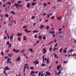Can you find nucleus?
<instances>
[{
  "mask_svg": "<svg viewBox=\"0 0 76 76\" xmlns=\"http://www.w3.org/2000/svg\"><path fill=\"white\" fill-rule=\"evenodd\" d=\"M6 64H8V63H12V62L10 61V58H8L7 60V61Z\"/></svg>",
  "mask_w": 76,
  "mask_h": 76,
  "instance_id": "nucleus-1",
  "label": "nucleus"
},
{
  "mask_svg": "<svg viewBox=\"0 0 76 76\" xmlns=\"http://www.w3.org/2000/svg\"><path fill=\"white\" fill-rule=\"evenodd\" d=\"M33 63H35V64H39V61H37V60H36L34 61L33 62Z\"/></svg>",
  "mask_w": 76,
  "mask_h": 76,
  "instance_id": "nucleus-2",
  "label": "nucleus"
},
{
  "mask_svg": "<svg viewBox=\"0 0 76 76\" xmlns=\"http://www.w3.org/2000/svg\"><path fill=\"white\" fill-rule=\"evenodd\" d=\"M13 51H14V52H16V53H18L19 51V50H16L14 48L13 49Z\"/></svg>",
  "mask_w": 76,
  "mask_h": 76,
  "instance_id": "nucleus-3",
  "label": "nucleus"
},
{
  "mask_svg": "<svg viewBox=\"0 0 76 76\" xmlns=\"http://www.w3.org/2000/svg\"><path fill=\"white\" fill-rule=\"evenodd\" d=\"M43 54H45V53L47 52V50H46V48H44L43 50Z\"/></svg>",
  "mask_w": 76,
  "mask_h": 76,
  "instance_id": "nucleus-4",
  "label": "nucleus"
},
{
  "mask_svg": "<svg viewBox=\"0 0 76 76\" xmlns=\"http://www.w3.org/2000/svg\"><path fill=\"white\" fill-rule=\"evenodd\" d=\"M21 59V58H20V56L18 57L17 58V61H20Z\"/></svg>",
  "mask_w": 76,
  "mask_h": 76,
  "instance_id": "nucleus-5",
  "label": "nucleus"
},
{
  "mask_svg": "<svg viewBox=\"0 0 76 76\" xmlns=\"http://www.w3.org/2000/svg\"><path fill=\"white\" fill-rule=\"evenodd\" d=\"M26 7L28 8H29V7H30V3H28L27 4Z\"/></svg>",
  "mask_w": 76,
  "mask_h": 76,
  "instance_id": "nucleus-6",
  "label": "nucleus"
},
{
  "mask_svg": "<svg viewBox=\"0 0 76 76\" xmlns=\"http://www.w3.org/2000/svg\"><path fill=\"white\" fill-rule=\"evenodd\" d=\"M24 31H26V33H28V32H31V31L29 30L28 31V29L27 28Z\"/></svg>",
  "mask_w": 76,
  "mask_h": 76,
  "instance_id": "nucleus-7",
  "label": "nucleus"
},
{
  "mask_svg": "<svg viewBox=\"0 0 76 76\" xmlns=\"http://www.w3.org/2000/svg\"><path fill=\"white\" fill-rule=\"evenodd\" d=\"M14 6L16 7V8H17L18 7V6H19V4L16 3L15 4H14Z\"/></svg>",
  "mask_w": 76,
  "mask_h": 76,
  "instance_id": "nucleus-8",
  "label": "nucleus"
},
{
  "mask_svg": "<svg viewBox=\"0 0 76 76\" xmlns=\"http://www.w3.org/2000/svg\"><path fill=\"white\" fill-rule=\"evenodd\" d=\"M49 33L50 34H52L53 35L54 34V33H55V31H49Z\"/></svg>",
  "mask_w": 76,
  "mask_h": 76,
  "instance_id": "nucleus-9",
  "label": "nucleus"
},
{
  "mask_svg": "<svg viewBox=\"0 0 76 76\" xmlns=\"http://www.w3.org/2000/svg\"><path fill=\"white\" fill-rule=\"evenodd\" d=\"M60 68H61V65H59V66H58V65L57 66V70H59V69H60Z\"/></svg>",
  "mask_w": 76,
  "mask_h": 76,
  "instance_id": "nucleus-10",
  "label": "nucleus"
},
{
  "mask_svg": "<svg viewBox=\"0 0 76 76\" xmlns=\"http://www.w3.org/2000/svg\"><path fill=\"white\" fill-rule=\"evenodd\" d=\"M13 55L12 54V53H8V56H9V57H12V56H13Z\"/></svg>",
  "mask_w": 76,
  "mask_h": 76,
  "instance_id": "nucleus-11",
  "label": "nucleus"
},
{
  "mask_svg": "<svg viewBox=\"0 0 76 76\" xmlns=\"http://www.w3.org/2000/svg\"><path fill=\"white\" fill-rule=\"evenodd\" d=\"M46 74L47 75H48V76H50V75H51V73L48 72H46Z\"/></svg>",
  "mask_w": 76,
  "mask_h": 76,
  "instance_id": "nucleus-12",
  "label": "nucleus"
},
{
  "mask_svg": "<svg viewBox=\"0 0 76 76\" xmlns=\"http://www.w3.org/2000/svg\"><path fill=\"white\" fill-rule=\"evenodd\" d=\"M56 19H57L58 20H61V17H58L56 18Z\"/></svg>",
  "mask_w": 76,
  "mask_h": 76,
  "instance_id": "nucleus-13",
  "label": "nucleus"
},
{
  "mask_svg": "<svg viewBox=\"0 0 76 76\" xmlns=\"http://www.w3.org/2000/svg\"><path fill=\"white\" fill-rule=\"evenodd\" d=\"M44 27V25H42L40 26V27H39V28L40 29H42Z\"/></svg>",
  "mask_w": 76,
  "mask_h": 76,
  "instance_id": "nucleus-14",
  "label": "nucleus"
},
{
  "mask_svg": "<svg viewBox=\"0 0 76 76\" xmlns=\"http://www.w3.org/2000/svg\"><path fill=\"white\" fill-rule=\"evenodd\" d=\"M34 73H35V71H31L30 73V75H31L32 74H34Z\"/></svg>",
  "mask_w": 76,
  "mask_h": 76,
  "instance_id": "nucleus-15",
  "label": "nucleus"
},
{
  "mask_svg": "<svg viewBox=\"0 0 76 76\" xmlns=\"http://www.w3.org/2000/svg\"><path fill=\"white\" fill-rule=\"evenodd\" d=\"M23 34L22 33H21V34L18 33L17 34V36H18V37H20V36H21Z\"/></svg>",
  "mask_w": 76,
  "mask_h": 76,
  "instance_id": "nucleus-16",
  "label": "nucleus"
},
{
  "mask_svg": "<svg viewBox=\"0 0 76 76\" xmlns=\"http://www.w3.org/2000/svg\"><path fill=\"white\" fill-rule=\"evenodd\" d=\"M39 32V31H37L35 30H34L32 31V32H33V33H35V32L37 33V32Z\"/></svg>",
  "mask_w": 76,
  "mask_h": 76,
  "instance_id": "nucleus-17",
  "label": "nucleus"
},
{
  "mask_svg": "<svg viewBox=\"0 0 76 76\" xmlns=\"http://www.w3.org/2000/svg\"><path fill=\"white\" fill-rule=\"evenodd\" d=\"M35 4H37V3H36L33 2L31 4V5L32 6H34V5H35Z\"/></svg>",
  "mask_w": 76,
  "mask_h": 76,
  "instance_id": "nucleus-18",
  "label": "nucleus"
},
{
  "mask_svg": "<svg viewBox=\"0 0 76 76\" xmlns=\"http://www.w3.org/2000/svg\"><path fill=\"white\" fill-rule=\"evenodd\" d=\"M10 19H12V20H12V18L9 17V21H10V22H13V21H12V20H10Z\"/></svg>",
  "mask_w": 76,
  "mask_h": 76,
  "instance_id": "nucleus-19",
  "label": "nucleus"
},
{
  "mask_svg": "<svg viewBox=\"0 0 76 76\" xmlns=\"http://www.w3.org/2000/svg\"><path fill=\"white\" fill-rule=\"evenodd\" d=\"M11 12L12 13V14H13V15H16V13H15V12L13 11H11Z\"/></svg>",
  "mask_w": 76,
  "mask_h": 76,
  "instance_id": "nucleus-20",
  "label": "nucleus"
},
{
  "mask_svg": "<svg viewBox=\"0 0 76 76\" xmlns=\"http://www.w3.org/2000/svg\"><path fill=\"white\" fill-rule=\"evenodd\" d=\"M26 36H24L23 37V39L24 41H26Z\"/></svg>",
  "mask_w": 76,
  "mask_h": 76,
  "instance_id": "nucleus-21",
  "label": "nucleus"
},
{
  "mask_svg": "<svg viewBox=\"0 0 76 76\" xmlns=\"http://www.w3.org/2000/svg\"><path fill=\"white\" fill-rule=\"evenodd\" d=\"M11 47H12V44L10 43L9 45L8 46V48H11Z\"/></svg>",
  "mask_w": 76,
  "mask_h": 76,
  "instance_id": "nucleus-22",
  "label": "nucleus"
},
{
  "mask_svg": "<svg viewBox=\"0 0 76 76\" xmlns=\"http://www.w3.org/2000/svg\"><path fill=\"white\" fill-rule=\"evenodd\" d=\"M60 74H61V71H59L58 73V76H59Z\"/></svg>",
  "mask_w": 76,
  "mask_h": 76,
  "instance_id": "nucleus-23",
  "label": "nucleus"
},
{
  "mask_svg": "<svg viewBox=\"0 0 76 76\" xmlns=\"http://www.w3.org/2000/svg\"><path fill=\"white\" fill-rule=\"evenodd\" d=\"M72 56H74V57H75L76 56V54L75 53H74L73 54V55H72Z\"/></svg>",
  "mask_w": 76,
  "mask_h": 76,
  "instance_id": "nucleus-24",
  "label": "nucleus"
},
{
  "mask_svg": "<svg viewBox=\"0 0 76 76\" xmlns=\"http://www.w3.org/2000/svg\"><path fill=\"white\" fill-rule=\"evenodd\" d=\"M49 63V59L48 58L47 59V64H48Z\"/></svg>",
  "mask_w": 76,
  "mask_h": 76,
  "instance_id": "nucleus-25",
  "label": "nucleus"
},
{
  "mask_svg": "<svg viewBox=\"0 0 76 76\" xmlns=\"http://www.w3.org/2000/svg\"><path fill=\"white\" fill-rule=\"evenodd\" d=\"M13 36H10V39H13Z\"/></svg>",
  "mask_w": 76,
  "mask_h": 76,
  "instance_id": "nucleus-26",
  "label": "nucleus"
},
{
  "mask_svg": "<svg viewBox=\"0 0 76 76\" xmlns=\"http://www.w3.org/2000/svg\"><path fill=\"white\" fill-rule=\"evenodd\" d=\"M57 55H56V54H55L54 55V57H55V58H58L59 57H57Z\"/></svg>",
  "mask_w": 76,
  "mask_h": 76,
  "instance_id": "nucleus-27",
  "label": "nucleus"
},
{
  "mask_svg": "<svg viewBox=\"0 0 76 76\" xmlns=\"http://www.w3.org/2000/svg\"><path fill=\"white\" fill-rule=\"evenodd\" d=\"M30 51H31V53L33 52V50H32V48L30 49Z\"/></svg>",
  "mask_w": 76,
  "mask_h": 76,
  "instance_id": "nucleus-28",
  "label": "nucleus"
},
{
  "mask_svg": "<svg viewBox=\"0 0 76 76\" xmlns=\"http://www.w3.org/2000/svg\"><path fill=\"white\" fill-rule=\"evenodd\" d=\"M53 42V41H51L49 43V45H50V44H51Z\"/></svg>",
  "mask_w": 76,
  "mask_h": 76,
  "instance_id": "nucleus-29",
  "label": "nucleus"
},
{
  "mask_svg": "<svg viewBox=\"0 0 76 76\" xmlns=\"http://www.w3.org/2000/svg\"><path fill=\"white\" fill-rule=\"evenodd\" d=\"M5 70H9V69L8 68V67L7 66H6L5 68Z\"/></svg>",
  "mask_w": 76,
  "mask_h": 76,
  "instance_id": "nucleus-30",
  "label": "nucleus"
},
{
  "mask_svg": "<svg viewBox=\"0 0 76 76\" xmlns=\"http://www.w3.org/2000/svg\"><path fill=\"white\" fill-rule=\"evenodd\" d=\"M39 38V39H40L39 40H41V38H42V36H39L38 37Z\"/></svg>",
  "mask_w": 76,
  "mask_h": 76,
  "instance_id": "nucleus-31",
  "label": "nucleus"
},
{
  "mask_svg": "<svg viewBox=\"0 0 76 76\" xmlns=\"http://www.w3.org/2000/svg\"><path fill=\"white\" fill-rule=\"evenodd\" d=\"M49 50L50 51H52V46H51V47L49 48Z\"/></svg>",
  "mask_w": 76,
  "mask_h": 76,
  "instance_id": "nucleus-32",
  "label": "nucleus"
},
{
  "mask_svg": "<svg viewBox=\"0 0 76 76\" xmlns=\"http://www.w3.org/2000/svg\"><path fill=\"white\" fill-rule=\"evenodd\" d=\"M24 51H25V50L24 49H23V50H21L20 53H23V52H24Z\"/></svg>",
  "mask_w": 76,
  "mask_h": 76,
  "instance_id": "nucleus-33",
  "label": "nucleus"
},
{
  "mask_svg": "<svg viewBox=\"0 0 76 76\" xmlns=\"http://www.w3.org/2000/svg\"><path fill=\"white\" fill-rule=\"evenodd\" d=\"M8 45H9L10 44V42H7L6 43Z\"/></svg>",
  "mask_w": 76,
  "mask_h": 76,
  "instance_id": "nucleus-34",
  "label": "nucleus"
},
{
  "mask_svg": "<svg viewBox=\"0 0 76 76\" xmlns=\"http://www.w3.org/2000/svg\"><path fill=\"white\" fill-rule=\"evenodd\" d=\"M9 15L8 14H6L5 15V16H6V18H8V17H9Z\"/></svg>",
  "mask_w": 76,
  "mask_h": 76,
  "instance_id": "nucleus-35",
  "label": "nucleus"
},
{
  "mask_svg": "<svg viewBox=\"0 0 76 76\" xmlns=\"http://www.w3.org/2000/svg\"><path fill=\"white\" fill-rule=\"evenodd\" d=\"M35 19V16H33L31 17V19Z\"/></svg>",
  "mask_w": 76,
  "mask_h": 76,
  "instance_id": "nucleus-36",
  "label": "nucleus"
},
{
  "mask_svg": "<svg viewBox=\"0 0 76 76\" xmlns=\"http://www.w3.org/2000/svg\"><path fill=\"white\" fill-rule=\"evenodd\" d=\"M55 73L56 75H58V73L57 72V71H56V70H55Z\"/></svg>",
  "mask_w": 76,
  "mask_h": 76,
  "instance_id": "nucleus-37",
  "label": "nucleus"
},
{
  "mask_svg": "<svg viewBox=\"0 0 76 76\" xmlns=\"http://www.w3.org/2000/svg\"><path fill=\"white\" fill-rule=\"evenodd\" d=\"M68 62V61H64V63L65 64H66V63H67Z\"/></svg>",
  "mask_w": 76,
  "mask_h": 76,
  "instance_id": "nucleus-38",
  "label": "nucleus"
},
{
  "mask_svg": "<svg viewBox=\"0 0 76 76\" xmlns=\"http://www.w3.org/2000/svg\"><path fill=\"white\" fill-rule=\"evenodd\" d=\"M54 16H53L51 17V19H54Z\"/></svg>",
  "mask_w": 76,
  "mask_h": 76,
  "instance_id": "nucleus-39",
  "label": "nucleus"
},
{
  "mask_svg": "<svg viewBox=\"0 0 76 76\" xmlns=\"http://www.w3.org/2000/svg\"><path fill=\"white\" fill-rule=\"evenodd\" d=\"M30 69H31V70H33L34 69V67L33 66H31V67L30 68Z\"/></svg>",
  "mask_w": 76,
  "mask_h": 76,
  "instance_id": "nucleus-40",
  "label": "nucleus"
},
{
  "mask_svg": "<svg viewBox=\"0 0 76 76\" xmlns=\"http://www.w3.org/2000/svg\"><path fill=\"white\" fill-rule=\"evenodd\" d=\"M50 15L49 14H48L47 15V16H48L47 17V18L48 19V18H50Z\"/></svg>",
  "mask_w": 76,
  "mask_h": 76,
  "instance_id": "nucleus-41",
  "label": "nucleus"
},
{
  "mask_svg": "<svg viewBox=\"0 0 76 76\" xmlns=\"http://www.w3.org/2000/svg\"><path fill=\"white\" fill-rule=\"evenodd\" d=\"M64 53H67V51L66 50H64Z\"/></svg>",
  "mask_w": 76,
  "mask_h": 76,
  "instance_id": "nucleus-42",
  "label": "nucleus"
},
{
  "mask_svg": "<svg viewBox=\"0 0 76 76\" xmlns=\"http://www.w3.org/2000/svg\"><path fill=\"white\" fill-rule=\"evenodd\" d=\"M62 29H63L62 28H59L58 29V31H61V30H62Z\"/></svg>",
  "mask_w": 76,
  "mask_h": 76,
  "instance_id": "nucleus-43",
  "label": "nucleus"
},
{
  "mask_svg": "<svg viewBox=\"0 0 76 76\" xmlns=\"http://www.w3.org/2000/svg\"><path fill=\"white\" fill-rule=\"evenodd\" d=\"M10 1H11V2H12V3L14 1V0H10Z\"/></svg>",
  "mask_w": 76,
  "mask_h": 76,
  "instance_id": "nucleus-44",
  "label": "nucleus"
},
{
  "mask_svg": "<svg viewBox=\"0 0 76 76\" xmlns=\"http://www.w3.org/2000/svg\"><path fill=\"white\" fill-rule=\"evenodd\" d=\"M18 41H20V38L18 37Z\"/></svg>",
  "mask_w": 76,
  "mask_h": 76,
  "instance_id": "nucleus-45",
  "label": "nucleus"
},
{
  "mask_svg": "<svg viewBox=\"0 0 76 76\" xmlns=\"http://www.w3.org/2000/svg\"><path fill=\"white\" fill-rule=\"evenodd\" d=\"M62 50H63V49L61 48L59 50V52H61L62 51Z\"/></svg>",
  "mask_w": 76,
  "mask_h": 76,
  "instance_id": "nucleus-46",
  "label": "nucleus"
},
{
  "mask_svg": "<svg viewBox=\"0 0 76 76\" xmlns=\"http://www.w3.org/2000/svg\"><path fill=\"white\" fill-rule=\"evenodd\" d=\"M49 28H50V27H48V26H47V27H46V29L47 30L48 29H49Z\"/></svg>",
  "mask_w": 76,
  "mask_h": 76,
  "instance_id": "nucleus-47",
  "label": "nucleus"
},
{
  "mask_svg": "<svg viewBox=\"0 0 76 76\" xmlns=\"http://www.w3.org/2000/svg\"><path fill=\"white\" fill-rule=\"evenodd\" d=\"M57 43H56V44L54 45V47H57V46L58 45Z\"/></svg>",
  "mask_w": 76,
  "mask_h": 76,
  "instance_id": "nucleus-48",
  "label": "nucleus"
},
{
  "mask_svg": "<svg viewBox=\"0 0 76 76\" xmlns=\"http://www.w3.org/2000/svg\"><path fill=\"white\" fill-rule=\"evenodd\" d=\"M45 65V64H42V67H44V66Z\"/></svg>",
  "mask_w": 76,
  "mask_h": 76,
  "instance_id": "nucleus-49",
  "label": "nucleus"
},
{
  "mask_svg": "<svg viewBox=\"0 0 76 76\" xmlns=\"http://www.w3.org/2000/svg\"><path fill=\"white\" fill-rule=\"evenodd\" d=\"M20 3H21V1H18V3L19 4H20Z\"/></svg>",
  "mask_w": 76,
  "mask_h": 76,
  "instance_id": "nucleus-50",
  "label": "nucleus"
},
{
  "mask_svg": "<svg viewBox=\"0 0 76 76\" xmlns=\"http://www.w3.org/2000/svg\"><path fill=\"white\" fill-rule=\"evenodd\" d=\"M43 16H46L47 15V14L46 13H43L42 14Z\"/></svg>",
  "mask_w": 76,
  "mask_h": 76,
  "instance_id": "nucleus-51",
  "label": "nucleus"
},
{
  "mask_svg": "<svg viewBox=\"0 0 76 76\" xmlns=\"http://www.w3.org/2000/svg\"><path fill=\"white\" fill-rule=\"evenodd\" d=\"M73 50H70V51L69 52V53H71V52H73Z\"/></svg>",
  "mask_w": 76,
  "mask_h": 76,
  "instance_id": "nucleus-52",
  "label": "nucleus"
},
{
  "mask_svg": "<svg viewBox=\"0 0 76 76\" xmlns=\"http://www.w3.org/2000/svg\"><path fill=\"white\" fill-rule=\"evenodd\" d=\"M8 4L9 5H10L12 4V3H11V2H9L8 3Z\"/></svg>",
  "mask_w": 76,
  "mask_h": 76,
  "instance_id": "nucleus-53",
  "label": "nucleus"
},
{
  "mask_svg": "<svg viewBox=\"0 0 76 76\" xmlns=\"http://www.w3.org/2000/svg\"><path fill=\"white\" fill-rule=\"evenodd\" d=\"M43 5H44V6H47V4H45V3H44L43 4Z\"/></svg>",
  "mask_w": 76,
  "mask_h": 76,
  "instance_id": "nucleus-54",
  "label": "nucleus"
},
{
  "mask_svg": "<svg viewBox=\"0 0 76 76\" xmlns=\"http://www.w3.org/2000/svg\"><path fill=\"white\" fill-rule=\"evenodd\" d=\"M27 27V26H23V28H26Z\"/></svg>",
  "mask_w": 76,
  "mask_h": 76,
  "instance_id": "nucleus-55",
  "label": "nucleus"
},
{
  "mask_svg": "<svg viewBox=\"0 0 76 76\" xmlns=\"http://www.w3.org/2000/svg\"><path fill=\"white\" fill-rule=\"evenodd\" d=\"M25 70H26L25 69L23 68V72L24 73H25Z\"/></svg>",
  "mask_w": 76,
  "mask_h": 76,
  "instance_id": "nucleus-56",
  "label": "nucleus"
},
{
  "mask_svg": "<svg viewBox=\"0 0 76 76\" xmlns=\"http://www.w3.org/2000/svg\"><path fill=\"white\" fill-rule=\"evenodd\" d=\"M37 35L35 34V35H34V38H37Z\"/></svg>",
  "mask_w": 76,
  "mask_h": 76,
  "instance_id": "nucleus-57",
  "label": "nucleus"
},
{
  "mask_svg": "<svg viewBox=\"0 0 76 76\" xmlns=\"http://www.w3.org/2000/svg\"><path fill=\"white\" fill-rule=\"evenodd\" d=\"M46 39V38H45V36L43 37V39Z\"/></svg>",
  "mask_w": 76,
  "mask_h": 76,
  "instance_id": "nucleus-58",
  "label": "nucleus"
},
{
  "mask_svg": "<svg viewBox=\"0 0 76 76\" xmlns=\"http://www.w3.org/2000/svg\"><path fill=\"white\" fill-rule=\"evenodd\" d=\"M9 58V57L8 56H5V58Z\"/></svg>",
  "mask_w": 76,
  "mask_h": 76,
  "instance_id": "nucleus-59",
  "label": "nucleus"
},
{
  "mask_svg": "<svg viewBox=\"0 0 76 76\" xmlns=\"http://www.w3.org/2000/svg\"><path fill=\"white\" fill-rule=\"evenodd\" d=\"M57 42V40H56V39H55L54 40V42Z\"/></svg>",
  "mask_w": 76,
  "mask_h": 76,
  "instance_id": "nucleus-60",
  "label": "nucleus"
},
{
  "mask_svg": "<svg viewBox=\"0 0 76 76\" xmlns=\"http://www.w3.org/2000/svg\"><path fill=\"white\" fill-rule=\"evenodd\" d=\"M40 75H41V72L39 73L38 76H39Z\"/></svg>",
  "mask_w": 76,
  "mask_h": 76,
  "instance_id": "nucleus-61",
  "label": "nucleus"
},
{
  "mask_svg": "<svg viewBox=\"0 0 76 76\" xmlns=\"http://www.w3.org/2000/svg\"><path fill=\"white\" fill-rule=\"evenodd\" d=\"M59 37L60 38H63V36L60 35L59 36Z\"/></svg>",
  "mask_w": 76,
  "mask_h": 76,
  "instance_id": "nucleus-62",
  "label": "nucleus"
},
{
  "mask_svg": "<svg viewBox=\"0 0 76 76\" xmlns=\"http://www.w3.org/2000/svg\"><path fill=\"white\" fill-rule=\"evenodd\" d=\"M57 1H60V2H61V0H57Z\"/></svg>",
  "mask_w": 76,
  "mask_h": 76,
  "instance_id": "nucleus-63",
  "label": "nucleus"
},
{
  "mask_svg": "<svg viewBox=\"0 0 76 76\" xmlns=\"http://www.w3.org/2000/svg\"><path fill=\"white\" fill-rule=\"evenodd\" d=\"M7 39V37H4V39Z\"/></svg>",
  "mask_w": 76,
  "mask_h": 76,
  "instance_id": "nucleus-64",
  "label": "nucleus"
}]
</instances>
